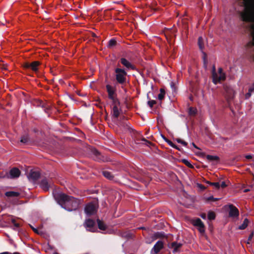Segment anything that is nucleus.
Listing matches in <instances>:
<instances>
[{
	"mask_svg": "<svg viewBox=\"0 0 254 254\" xmlns=\"http://www.w3.org/2000/svg\"><path fill=\"white\" fill-rule=\"evenodd\" d=\"M164 247V243L162 241H158L154 245V247L151 250V253L154 252L155 254H158L160 251Z\"/></svg>",
	"mask_w": 254,
	"mask_h": 254,
	"instance_id": "4468645a",
	"label": "nucleus"
},
{
	"mask_svg": "<svg viewBox=\"0 0 254 254\" xmlns=\"http://www.w3.org/2000/svg\"><path fill=\"white\" fill-rule=\"evenodd\" d=\"M249 222V220L247 218H245L243 223L239 226V229L244 230L246 228L248 225Z\"/></svg>",
	"mask_w": 254,
	"mask_h": 254,
	"instance_id": "393cba45",
	"label": "nucleus"
},
{
	"mask_svg": "<svg viewBox=\"0 0 254 254\" xmlns=\"http://www.w3.org/2000/svg\"><path fill=\"white\" fill-rule=\"evenodd\" d=\"M103 176L106 178L107 179L112 180L114 179V176L112 174V173L109 171H105L103 172Z\"/></svg>",
	"mask_w": 254,
	"mask_h": 254,
	"instance_id": "5701e85b",
	"label": "nucleus"
},
{
	"mask_svg": "<svg viewBox=\"0 0 254 254\" xmlns=\"http://www.w3.org/2000/svg\"><path fill=\"white\" fill-rule=\"evenodd\" d=\"M216 215L215 213L211 211H210L208 213V219L210 220H213L215 219Z\"/></svg>",
	"mask_w": 254,
	"mask_h": 254,
	"instance_id": "cd10ccee",
	"label": "nucleus"
},
{
	"mask_svg": "<svg viewBox=\"0 0 254 254\" xmlns=\"http://www.w3.org/2000/svg\"><path fill=\"white\" fill-rule=\"evenodd\" d=\"M30 227H31V229L33 230V231L35 233H37V234H40V233H39V231H38L37 229H36V228H34V227H32V226H31Z\"/></svg>",
	"mask_w": 254,
	"mask_h": 254,
	"instance_id": "79ce46f5",
	"label": "nucleus"
},
{
	"mask_svg": "<svg viewBox=\"0 0 254 254\" xmlns=\"http://www.w3.org/2000/svg\"><path fill=\"white\" fill-rule=\"evenodd\" d=\"M249 91L251 93L254 91V83H253V85L249 88Z\"/></svg>",
	"mask_w": 254,
	"mask_h": 254,
	"instance_id": "a19ab883",
	"label": "nucleus"
},
{
	"mask_svg": "<svg viewBox=\"0 0 254 254\" xmlns=\"http://www.w3.org/2000/svg\"><path fill=\"white\" fill-rule=\"evenodd\" d=\"M51 183L49 179L44 178L42 179L40 183L41 188L45 191H48L51 186Z\"/></svg>",
	"mask_w": 254,
	"mask_h": 254,
	"instance_id": "ddd939ff",
	"label": "nucleus"
},
{
	"mask_svg": "<svg viewBox=\"0 0 254 254\" xmlns=\"http://www.w3.org/2000/svg\"><path fill=\"white\" fill-rule=\"evenodd\" d=\"M91 152L93 155V158L94 160L98 162H110L111 161L110 158L107 156L102 154L99 151L96 149H92Z\"/></svg>",
	"mask_w": 254,
	"mask_h": 254,
	"instance_id": "39448f33",
	"label": "nucleus"
},
{
	"mask_svg": "<svg viewBox=\"0 0 254 254\" xmlns=\"http://www.w3.org/2000/svg\"><path fill=\"white\" fill-rule=\"evenodd\" d=\"M254 236V232H252L250 235H249L248 239V244H249L250 242L252 241V238Z\"/></svg>",
	"mask_w": 254,
	"mask_h": 254,
	"instance_id": "58836bf2",
	"label": "nucleus"
},
{
	"mask_svg": "<svg viewBox=\"0 0 254 254\" xmlns=\"http://www.w3.org/2000/svg\"><path fill=\"white\" fill-rule=\"evenodd\" d=\"M156 103V101L155 100H149L147 102V104L150 108H152L154 105Z\"/></svg>",
	"mask_w": 254,
	"mask_h": 254,
	"instance_id": "f704fd0d",
	"label": "nucleus"
},
{
	"mask_svg": "<svg viewBox=\"0 0 254 254\" xmlns=\"http://www.w3.org/2000/svg\"><path fill=\"white\" fill-rule=\"evenodd\" d=\"M97 222L98 224V227L100 230H106L107 229L106 225L99 219H97Z\"/></svg>",
	"mask_w": 254,
	"mask_h": 254,
	"instance_id": "4be33fe9",
	"label": "nucleus"
},
{
	"mask_svg": "<svg viewBox=\"0 0 254 254\" xmlns=\"http://www.w3.org/2000/svg\"><path fill=\"white\" fill-rule=\"evenodd\" d=\"M210 183H211V182H209V181H207V182H206V183H207V184H209V185H210Z\"/></svg>",
	"mask_w": 254,
	"mask_h": 254,
	"instance_id": "4d7b16f0",
	"label": "nucleus"
},
{
	"mask_svg": "<svg viewBox=\"0 0 254 254\" xmlns=\"http://www.w3.org/2000/svg\"><path fill=\"white\" fill-rule=\"evenodd\" d=\"M218 73L219 74V76H221L223 75L226 78L225 74L223 72V69L221 67L218 68Z\"/></svg>",
	"mask_w": 254,
	"mask_h": 254,
	"instance_id": "4c0bfd02",
	"label": "nucleus"
},
{
	"mask_svg": "<svg viewBox=\"0 0 254 254\" xmlns=\"http://www.w3.org/2000/svg\"><path fill=\"white\" fill-rule=\"evenodd\" d=\"M246 158L248 159H250L252 158V156L251 155H247L246 156Z\"/></svg>",
	"mask_w": 254,
	"mask_h": 254,
	"instance_id": "de8ad7c7",
	"label": "nucleus"
},
{
	"mask_svg": "<svg viewBox=\"0 0 254 254\" xmlns=\"http://www.w3.org/2000/svg\"><path fill=\"white\" fill-rule=\"evenodd\" d=\"M11 222L16 228H19L20 227L19 224L17 223L14 219H11Z\"/></svg>",
	"mask_w": 254,
	"mask_h": 254,
	"instance_id": "e433bc0d",
	"label": "nucleus"
},
{
	"mask_svg": "<svg viewBox=\"0 0 254 254\" xmlns=\"http://www.w3.org/2000/svg\"><path fill=\"white\" fill-rule=\"evenodd\" d=\"M225 97L228 102L232 100L235 96V91L232 88L229 86L225 87Z\"/></svg>",
	"mask_w": 254,
	"mask_h": 254,
	"instance_id": "9b49d317",
	"label": "nucleus"
},
{
	"mask_svg": "<svg viewBox=\"0 0 254 254\" xmlns=\"http://www.w3.org/2000/svg\"><path fill=\"white\" fill-rule=\"evenodd\" d=\"M0 254H10V253L9 252H5L1 253Z\"/></svg>",
	"mask_w": 254,
	"mask_h": 254,
	"instance_id": "864d4df0",
	"label": "nucleus"
},
{
	"mask_svg": "<svg viewBox=\"0 0 254 254\" xmlns=\"http://www.w3.org/2000/svg\"><path fill=\"white\" fill-rule=\"evenodd\" d=\"M250 187H251V188H253L254 187V185H252L250 186Z\"/></svg>",
	"mask_w": 254,
	"mask_h": 254,
	"instance_id": "13d9d810",
	"label": "nucleus"
},
{
	"mask_svg": "<svg viewBox=\"0 0 254 254\" xmlns=\"http://www.w3.org/2000/svg\"><path fill=\"white\" fill-rule=\"evenodd\" d=\"M229 216L231 218H237L239 216L238 209L233 204L229 205Z\"/></svg>",
	"mask_w": 254,
	"mask_h": 254,
	"instance_id": "f8f14e48",
	"label": "nucleus"
},
{
	"mask_svg": "<svg viewBox=\"0 0 254 254\" xmlns=\"http://www.w3.org/2000/svg\"><path fill=\"white\" fill-rule=\"evenodd\" d=\"M212 82L214 84H217L218 82L221 81H223L225 80V77L224 75L218 76V74L216 72L215 65H213L212 67Z\"/></svg>",
	"mask_w": 254,
	"mask_h": 254,
	"instance_id": "1a4fd4ad",
	"label": "nucleus"
},
{
	"mask_svg": "<svg viewBox=\"0 0 254 254\" xmlns=\"http://www.w3.org/2000/svg\"><path fill=\"white\" fill-rule=\"evenodd\" d=\"M189 112L190 115H193V116H194V115H195L196 114V111H195V110L193 108H192V107H190V108H189Z\"/></svg>",
	"mask_w": 254,
	"mask_h": 254,
	"instance_id": "72a5a7b5",
	"label": "nucleus"
},
{
	"mask_svg": "<svg viewBox=\"0 0 254 254\" xmlns=\"http://www.w3.org/2000/svg\"><path fill=\"white\" fill-rule=\"evenodd\" d=\"M210 185L214 186L216 189H219L220 187V184L218 182L210 183Z\"/></svg>",
	"mask_w": 254,
	"mask_h": 254,
	"instance_id": "473e14b6",
	"label": "nucleus"
},
{
	"mask_svg": "<svg viewBox=\"0 0 254 254\" xmlns=\"http://www.w3.org/2000/svg\"><path fill=\"white\" fill-rule=\"evenodd\" d=\"M28 177L29 180L35 181L40 178V174L38 171H31Z\"/></svg>",
	"mask_w": 254,
	"mask_h": 254,
	"instance_id": "dca6fc26",
	"label": "nucleus"
},
{
	"mask_svg": "<svg viewBox=\"0 0 254 254\" xmlns=\"http://www.w3.org/2000/svg\"><path fill=\"white\" fill-rule=\"evenodd\" d=\"M84 226L87 229L88 231L94 232L97 230L95 227V221L91 219H86L84 223Z\"/></svg>",
	"mask_w": 254,
	"mask_h": 254,
	"instance_id": "6e6552de",
	"label": "nucleus"
},
{
	"mask_svg": "<svg viewBox=\"0 0 254 254\" xmlns=\"http://www.w3.org/2000/svg\"><path fill=\"white\" fill-rule=\"evenodd\" d=\"M120 61L121 64H123L124 66H125L127 68L132 70H134L135 69V66L132 64L126 59L124 58H121Z\"/></svg>",
	"mask_w": 254,
	"mask_h": 254,
	"instance_id": "2eb2a0df",
	"label": "nucleus"
},
{
	"mask_svg": "<svg viewBox=\"0 0 254 254\" xmlns=\"http://www.w3.org/2000/svg\"><path fill=\"white\" fill-rule=\"evenodd\" d=\"M113 105L112 111L113 113V116L115 118H118L120 115V111L118 109V106L120 105V104H112Z\"/></svg>",
	"mask_w": 254,
	"mask_h": 254,
	"instance_id": "a211bd4d",
	"label": "nucleus"
},
{
	"mask_svg": "<svg viewBox=\"0 0 254 254\" xmlns=\"http://www.w3.org/2000/svg\"><path fill=\"white\" fill-rule=\"evenodd\" d=\"M219 199V198H214L213 196H210L207 198L206 200L207 201H215Z\"/></svg>",
	"mask_w": 254,
	"mask_h": 254,
	"instance_id": "c9c22d12",
	"label": "nucleus"
},
{
	"mask_svg": "<svg viewBox=\"0 0 254 254\" xmlns=\"http://www.w3.org/2000/svg\"><path fill=\"white\" fill-rule=\"evenodd\" d=\"M165 95V91L163 88L160 89V93L158 95V98L159 100H162L164 99Z\"/></svg>",
	"mask_w": 254,
	"mask_h": 254,
	"instance_id": "bb28decb",
	"label": "nucleus"
},
{
	"mask_svg": "<svg viewBox=\"0 0 254 254\" xmlns=\"http://www.w3.org/2000/svg\"><path fill=\"white\" fill-rule=\"evenodd\" d=\"M9 174L11 178H15L20 176V171L16 168H13L10 170Z\"/></svg>",
	"mask_w": 254,
	"mask_h": 254,
	"instance_id": "f3484780",
	"label": "nucleus"
},
{
	"mask_svg": "<svg viewBox=\"0 0 254 254\" xmlns=\"http://www.w3.org/2000/svg\"><path fill=\"white\" fill-rule=\"evenodd\" d=\"M250 174L252 175L253 176V180L254 181V174L253 173H252V172H250Z\"/></svg>",
	"mask_w": 254,
	"mask_h": 254,
	"instance_id": "603ef678",
	"label": "nucleus"
},
{
	"mask_svg": "<svg viewBox=\"0 0 254 254\" xmlns=\"http://www.w3.org/2000/svg\"><path fill=\"white\" fill-rule=\"evenodd\" d=\"M239 4L243 9L238 11L240 19L241 21L250 23L248 26L250 34L253 37L252 26L254 25V0H239Z\"/></svg>",
	"mask_w": 254,
	"mask_h": 254,
	"instance_id": "f257e3e1",
	"label": "nucleus"
},
{
	"mask_svg": "<svg viewBox=\"0 0 254 254\" xmlns=\"http://www.w3.org/2000/svg\"><path fill=\"white\" fill-rule=\"evenodd\" d=\"M251 190L250 189H246L245 190H244V192H249Z\"/></svg>",
	"mask_w": 254,
	"mask_h": 254,
	"instance_id": "3c124183",
	"label": "nucleus"
},
{
	"mask_svg": "<svg viewBox=\"0 0 254 254\" xmlns=\"http://www.w3.org/2000/svg\"><path fill=\"white\" fill-rule=\"evenodd\" d=\"M40 64V63L38 61H34L31 63H25L23 64V67L25 69H31L34 72H37L38 70V66Z\"/></svg>",
	"mask_w": 254,
	"mask_h": 254,
	"instance_id": "0eeeda50",
	"label": "nucleus"
},
{
	"mask_svg": "<svg viewBox=\"0 0 254 254\" xmlns=\"http://www.w3.org/2000/svg\"><path fill=\"white\" fill-rule=\"evenodd\" d=\"M198 186L201 189H205V187L202 185L199 184Z\"/></svg>",
	"mask_w": 254,
	"mask_h": 254,
	"instance_id": "8fccbe9b",
	"label": "nucleus"
},
{
	"mask_svg": "<svg viewBox=\"0 0 254 254\" xmlns=\"http://www.w3.org/2000/svg\"><path fill=\"white\" fill-rule=\"evenodd\" d=\"M251 94H252V93L248 91V92L246 94V95H245L246 98V99L249 98L251 97Z\"/></svg>",
	"mask_w": 254,
	"mask_h": 254,
	"instance_id": "37998d69",
	"label": "nucleus"
},
{
	"mask_svg": "<svg viewBox=\"0 0 254 254\" xmlns=\"http://www.w3.org/2000/svg\"><path fill=\"white\" fill-rule=\"evenodd\" d=\"M163 136V139L165 140V141L168 143V144L171 147H176V145L173 143L171 140H170L169 139H167L166 137H165L164 136Z\"/></svg>",
	"mask_w": 254,
	"mask_h": 254,
	"instance_id": "c756f323",
	"label": "nucleus"
},
{
	"mask_svg": "<svg viewBox=\"0 0 254 254\" xmlns=\"http://www.w3.org/2000/svg\"><path fill=\"white\" fill-rule=\"evenodd\" d=\"M117 44L116 40L113 38L109 40L107 47L108 48H112L115 47Z\"/></svg>",
	"mask_w": 254,
	"mask_h": 254,
	"instance_id": "a878e982",
	"label": "nucleus"
},
{
	"mask_svg": "<svg viewBox=\"0 0 254 254\" xmlns=\"http://www.w3.org/2000/svg\"><path fill=\"white\" fill-rule=\"evenodd\" d=\"M191 144H192V146H193L194 148H196V149H197L200 150V148H198V147H197V146L195 144V143H194L192 142Z\"/></svg>",
	"mask_w": 254,
	"mask_h": 254,
	"instance_id": "09e8293b",
	"label": "nucleus"
},
{
	"mask_svg": "<svg viewBox=\"0 0 254 254\" xmlns=\"http://www.w3.org/2000/svg\"><path fill=\"white\" fill-rule=\"evenodd\" d=\"M156 235H157V236H158V237H162V235H163L162 234L159 233H158L157 234H156Z\"/></svg>",
	"mask_w": 254,
	"mask_h": 254,
	"instance_id": "5fc2aeb1",
	"label": "nucleus"
},
{
	"mask_svg": "<svg viewBox=\"0 0 254 254\" xmlns=\"http://www.w3.org/2000/svg\"><path fill=\"white\" fill-rule=\"evenodd\" d=\"M200 217L203 219H206V214L204 213H202L200 214Z\"/></svg>",
	"mask_w": 254,
	"mask_h": 254,
	"instance_id": "a18cd8bd",
	"label": "nucleus"
},
{
	"mask_svg": "<svg viewBox=\"0 0 254 254\" xmlns=\"http://www.w3.org/2000/svg\"><path fill=\"white\" fill-rule=\"evenodd\" d=\"M176 140L178 143H181L185 146H187L188 145V143L187 142L182 140L181 138H176Z\"/></svg>",
	"mask_w": 254,
	"mask_h": 254,
	"instance_id": "2f4dec72",
	"label": "nucleus"
},
{
	"mask_svg": "<svg viewBox=\"0 0 254 254\" xmlns=\"http://www.w3.org/2000/svg\"><path fill=\"white\" fill-rule=\"evenodd\" d=\"M54 196L57 202L62 208L68 211L76 210L80 204V200L65 193L56 192Z\"/></svg>",
	"mask_w": 254,
	"mask_h": 254,
	"instance_id": "f03ea898",
	"label": "nucleus"
},
{
	"mask_svg": "<svg viewBox=\"0 0 254 254\" xmlns=\"http://www.w3.org/2000/svg\"><path fill=\"white\" fill-rule=\"evenodd\" d=\"M97 210V206L95 203L93 202L88 203L85 207V212L89 216L96 213Z\"/></svg>",
	"mask_w": 254,
	"mask_h": 254,
	"instance_id": "423d86ee",
	"label": "nucleus"
},
{
	"mask_svg": "<svg viewBox=\"0 0 254 254\" xmlns=\"http://www.w3.org/2000/svg\"><path fill=\"white\" fill-rule=\"evenodd\" d=\"M5 196L9 197H18L19 196L20 193L18 192H15L13 191H6L5 193Z\"/></svg>",
	"mask_w": 254,
	"mask_h": 254,
	"instance_id": "412c9836",
	"label": "nucleus"
},
{
	"mask_svg": "<svg viewBox=\"0 0 254 254\" xmlns=\"http://www.w3.org/2000/svg\"><path fill=\"white\" fill-rule=\"evenodd\" d=\"M192 224L193 226L198 228V231L201 233L205 232L204 225L200 218H197L192 220Z\"/></svg>",
	"mask_w": 254,
	"mask_h": 254,
	"instance_id": "9d476101",
	"label": "nucleus"
},
{
	"mask_svg": "<svg viewBox=\"0 0 254 254\" xmlns=\"http://www.w3.org/2000/svg\"><path fill=\"white\" fill-rule=\"evenodd\" d=\"M53 254H59L58 253H54Z\"/></svg>",
	"mask_w": 254,
	"mask_h": 254,
	"instance_id": "bf43d9fd",
	"label": "nucleus"
},
{
	"mask_svg": "<svg viewBox=\"0 0 254 254\" xmlns=\"http://www.w3.org/2000/svg\"><path fill=\"white\" fill-rule=\"evenodd\" d=\"M20 142L24 144H29L31 142L30 138L28 134H26L21 137Z\"/></svg>",
	"mask_w": 254,
	"mask_h": 254,
	"instance_id": "6ab92c4d",
	"label": "nucleus"
},
{
	"mask_svg": "<svg viewBox=\"0 0 254 254\" xmlns=\"http://www.w3.org/2000/svg\"><path fill=\"white\" fill-rule=\"evenodd\" d=\"M116 73V79L117 82L120 84H123L126 82L127 72L124 69L116 68L115 69Z\"/></svg>",
	"mask_w": 254,
	"mask_h": 254,
	"instance_id": "20e7f679",
	"label": "nucleus"
},
{
	"mask_svg": "<svg viewBox=\"0 0 254 254\" xmlns=\"http://www.w3.org/2000/svg\"><path fill=\"white\" fill-rule=\"evenodd\" d=\"M206 158L208 160L210 161H218L219 160V158L217 156L207 155Z\"/></svg>",
	"mask_w": 254,
	"mask_h": 254,
	"instance_id": "b1692460",
	"label": "nucleus"
},
{
	"mask_svg": "<svg viewBox=\"0 0 254 254\" xmlns=\"http://www.w3.org/2000/svg\"><path fill=\"white\" fill-rule=\"evenodd\" d=\"M182 162L185 164L187 166H188L189 168H193V166L191 165V164L187 159H183Z\"/></svg>",
	"mask_w": 254,
	"mask_h": 254,
	"instance_id": "7c9ffc66",
	"label": "nucleus"
},
{
	"mask_svg": "<svg viewBox=\"0 0 254 254\" xmlns=\"http://www.w3.org/2000/svg\"><path fill=\"white\" fill-rule=\"evenodd\" d=\"M198 44L199 47V49L202 50L204 46L203 44V39L202 37H199L198 39Z\"/></svg>",
	"mask_w": 254,
	"mask_h": 254,
	"instance_id": "c85d7f7f",
	"label": "nucleus"
},
{
	"mask_svg": "<svg viewBox=\"0 0 254 254\" xmlns=\"http://www.w3.org/2000/svg\"><path fill=\"white\" fill-rule=\"evenodd\" d=\"M141 140L143 141H144L146 143H147L148 144H151V142L147 140L145 138L143 137L142 139H141Z\"/></svg>",
	"mask_w": 254,
	"mask_h": 254,
	"instance_id": "49530a36",
	"label": "nucleus"
},
{
	"mask_svg": "<svg viewBox=\"0 0 254 254\" xmlns=\"http://www.w3.org/2000/svg\"><path fill=\"white\" fill-rule=\"evenodd\" d=\"M220 185V187L222 188H225L227 187V185L226 184L225 182H222V183Z\"/></svg>",
	"mask_w": 254,
	"mask_h": 254,
	"instance_id": "c03bdc74",
	"label": "nucleus"
},
{
	"mask_svg": "<svg viewBox=\"0 0 254 254\" xmlns=\"http://www.w3.org/2000/svg\"><path fill=\"white\" fill-rule=\"evenodd\" d=\"M174 148H176V149H178V150H180V148H179L177 145H176V147H174Z\"/></svg>",
	"mask_w": 254,
	"mask_h": 254,
	"instance_id": "6e6d98bb",
	"label": "nucleus"
},
{
	"mask_svg": "<svg viewBox=\"0 0 254 254\" xmlns=\"http://www.w3.org/2000/svg\"><path fill=\"white\" fill-rule=\"evenodd\" d=\"M106 88L108 93V97L112 101V104H120V101L117 98L116 87L110 84H107Z\"/></svg>",
	"mask_w": 254,
	"mask_h": 254,
	"instance_id": "7ed1b4c3",
	"label": "nucleus"
},
{
	"mask_svg": "<svg viewBox=\"0 0 254 254\" xmlns=\"http://www.w3.org/2000/svg\"><path fill=\"white\" fill-rule=\"evenodd\" d=\"M123 126L125 127H126V128L128 130L131 129V128L130 127V125L127 123H123Z\"/></svg>",
	"mask_w": 254,
	"mask_h": 254,
	"instance_id": "ea45409f",
	"label": "nucleus"
},
{
	"mask_svg": "<svg viewBox=\"0 0 254 254\" xmlns=\"http://www.w3.org/2000/svg\"><path fill=\"white\" fill-rule=\"evenodd\" d=\"M182 246V244L174 242L171 244L170 248L174 249L173 253H176L178 251L179 249H180Z\"/></svg>",
	"mask_w": 254,
	"mask_h": 254,
	"instance_id": "aec40b11",
	"label": "nucleus"
}]
</instances>
